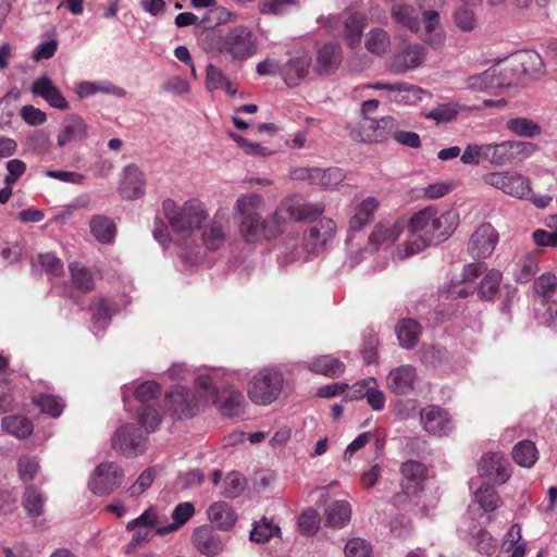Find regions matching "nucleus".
<instances>
[{
	"label": "nucleus",
	"instance_id": "7ed1b4c3",
	"mask_svg": "<svg viewBox=\"0 0 557 557\" xmlns=\"http://www.w3.org/2000/svg\"><path fill=\"white\" fill-rule=\"evenodd\" d=\"M336 224L329 218H322L311 225L304 236V246L299 248L297 243L286 245L278 255L281 263H288L302 258L306 252L308 256L319 253L326 244L334 237Z\"/></svg>",
	"mask_w": 557,
	"mask_h": 557
},
{
	"label": "nucleus",
	"instance_id": "680f3d73",
	"mask_svg": "<svg viewBox=\"0 0 557 557\" xmlns=\"http://www.w3.org/2000/svg\"><path fill=\"white\" fill-rule=\"evenodd\" d=\"M432 243L429 239H425L422 236L413 235L412 238L408 239L403 248H398L396 251V257L398 259H405L417 255L424 250L426 247L431 246Z\"/></svg>",
	"mask_w": 557,
	"mask_h": 557
},
{
	"label": "nucleus",
	"instance_id": "2eb2a0df",
	"mask_svg": "<svg viewBox=\"0 0 557 557\" xmlns=\"http://www.w3.org/2000/svg\"><path fill=\"white\" fill-rule=\"evenodd\" d=\"M367 87L376 90H386L388 91L389 101L405 106L416 104L422 101L423 96L426 95V91L420 88L419 86L404 82L395 84H368Z\"/></svg>",
	"mask_w": 557,
	"mask_h": 557
},
{
	"label": "nucleus",
	"instance_id": "338daca9",
	"mask_svg": "<svg viewBox=\"0 0 557 557\" xmlns=\"http://www.w3.org/2000/svg\"><path fill=\"white\" fill-rule=\"evenodd\" d=\"M154 470L148 468L144 470L132 486L128 487L127 494L129 497H138L145 493L153 483Z\"/></svg>",
	"mask_w": 557,
	"mask_h": 557
},
{
	"label": "nucleus",
	"instance_id": "09e8293b",
	"mask_svg": "<svg viewBox=\"0 0 557 557\" xmlns=\"http://www.w3.org/2000/svg\"><path fill=\"white\" fill-rule=\"evenodd\" d=\"M506 127L512 134L527 138L536 137L542 133V127L533 120L527 117L509 119Z\"/></svg>",
	"mask_w": 557,
	"mask_h": 557
},
{
	"label": "nucleus",
	"instance_id": "c03bdc74",
	"mask_svg": "<svg viewBox=\"0 0 557 557\" xmlns=\"http://www.w3.org/2000/svg\"><path fill=\"white\" fill-rule=\"evenodd\" d=\"M263 205V198L255 193L242 195L235 202L234 210L239 220L260 215L257 211Z\"/></svg>",
	"mask_w": 557,
	"mask_h": 557
},
{
	"label": "nucleus",
	"instance_id": "f8f14e48",
	"mask_svg": "<svg viewBox=\"0 0 557 557\" xmlns=\"http://www.w3.org/2000/svg\"><path fill=\"white\" fill-rule=\"evenodd\" d=\"M324 212L322 203L306 202L300 196L294 195L284 199L273 213L280 214L281 228L286 224L287 213L295 221L312 220Z\"/></svg>",
	"mask_w": 557,
	"mask_h": 557
},
{
	"label": "nucleus",
	"instance_id": "9d476101",
	"mask_svg": "<svg viewBox=\"0 0 557 557\" xmlns=\"http://www.w3.org/2000/svg\"><path fill=\"white\" fill-rule=\"evenodd\" d=\"M124 475V470L117 463L101 462L91 472L88 487L97 496H107L121 486Z\"/></svg>",
	"mask_w": 557,
	"mask_h": 557
},
{
	"label": "nucleus",
	"instance_id": "ddd939ff",
	"mask_svg": "<svg viewBox=\"0 0 557 557\" xmlns=\"http://www.w3.org/2000/svg\"><path fill=\"white\" fill-rule=\"evenodd\" d=\"M483 182L516 198H524L531 191L529 180L516 172L487 173L483 175Z\"/></svg>",
	"mask_w": 557,
	"mask_h": 557
},
{
	"label": "nucleus",
	"instance_id": "ea45409f",
	"mask_svg": "<svg viewBox=\"0 0 557 557\" xmlns=\"http://www.w3.org/2000/svg\"><path fill=\"white\" fill-rule=\"evenodd\" d=\"M502 278L500 271L495 269L487 271L479 286H476L479 298L484 301L494 300L499 290Z\"/></svg>",
	"mask_w": 557,
	"mask_h": 557
},
{
	"label": "nucleus",
	"instance_id": "aec40b11",
	"mask_svg": "<svg viewBox=\"0 0 557 557\" xmlns=\"http://www.w3.org/2000/svg\"><path fill=\"white\" fill-rule=\"evenodd\" d=\"M418 374L411 364H403L389 371L386 386L397 395H407L414 388Z\"/></svg>",
	"mask_w": 557,
	"mask_h": 557
},
{
	"label": "nucleus",
	"instance_id": "f704fd0d",
	"mask_svg": "<svg viewBox=\"0 0 557 557\" xmlns=\"http://www.w3.org/2000/svg\"><path fill=\"white\" fill-rule=\"evenodd\" d=\"M366 388L364 393L356 394L351 396V399L367 398L369 406L380 411L385 406V396L382 391L376 389V381L373 377H369L357 382V387Z\"/></svg>",
	"mask_w": 557,
	"mask_h": 557
},
{
	"label": "nucleus",
	"instance_id": "13d9d810",
	"mask_svg": "<svg viewBox=\"0 0 557 557\" xmlns=\"http://www.w3.org/2000/svg\"><path fill=\"white\" fill-rule=\"evenodd\" d=\"M280 528L274 525L272 521L263 518L261 521L257 522L251 532L250 540L258 543L268 542L271 537L278 535Z\"/></svg>",
	"mask_w": 557,
	"mask_h": 557
},
{
	"label": "nucleus",
	"instance_id": "79ce46f5",
	"mask_svg": "<svg viewBox=\"0 0 557 557\" xmlns=\"http://www.w3.org/2000/svg\"><path fill=\"white\" fill-rule=\"evenodd\" d=\"M366 49L375 55L385 54L391 47V36L383 28H373L366 36Z\"/></svg>",
	"mask_w": 557,
	"mask_h": 557
},
{
	"label": "nucleus",
	"instance_id": "cd10ccee",
	"mask_svg": "<svg viewBox=\"0 0 557 557\" xmlns=\"http://www.w3.org/2000/svg\"><path fill=\"white\" fill-rule=\"evenodd\" d=\"M193 543L201 554L207 556L219 554L223 547L220 537L208 525H201L195 529Z\"/></svg>",
	"mask_w": 557,
	"mask_h": 557
},
{
	"label": "nucleus",
	"instance_id": "20e7f679",
	"mask_svg": "<svg viewBox=\"0 0 557 557\" xmlns=\"http://www.w3.org/2000/svg\"><path fill=\"white\" fill-rule=\"evenodd\" d=\"M162 209L173 232L183 236H189L199 230L208 218L203 205L196 199H190L181 207L174 200L166 199Z\"/></svg>",
	"mask_w": 557,
	"mask_h": 557
},
{
	"label": "nucleus",
	"instance_id": "5701e85b",
	"mask_svg": "<svg viewBox=\"0 0 557 557\" xmlns=\"http://www.w3.org/2000/svg\"><path fill=\"white\" fill-rule=\"evenodd\" d=\"M87 137L88 126L85 120L77 114H71L64 119L57 136V143L60 148H63L71 141L85 140Z\"/></svg>",
	"mask_w": 557,
	"mask_h": 557
},
{
	"label": "nucleus",
	"instance_id": "a18cd8bd",
	"mask_svg": "<svg viewBox=\"0 0 557 557\" xmlns=\"http://www.w3.org/2000/svg\"><path fill=\"white\" fill-rule=\"evenodd\" d=\"M345 172L339 168H314L313 185L325 189H332L338 186L345 180Z\"/></svg>",
	"mask_w": 557,
	"mask_h": 557
},
{
	"label": "nucleus",
	"instance_id": "a878e982",
	"mask_svg": "<svg viewBox=\"0 0 557 557\" xmlns=\"http://www.w3.org/2000/svg\"><path fill=\"white\" fill-rule=\"evenodd\" d=\"M424 33L422 40L434 49H440L445 42V33L440 26V14L435 10H424L422 13Z\"/></svg>",
	"mask_w": 557,
	"mask_h": 557
},
{
	"label": "nucleus",
	"instance_id": "4468645a",
	"mask_svg": "<svg viewBox=\"0 0 557 557\" xmlns=\"http://www.w3.org/2000/svg\"><path fill=\"white\" fill-rule=\"evenodd\" d=\"M404 232V226L397 221L377 222L369 234L367 250H386L392 247Z\"/></svg>",
	"mask_w": 557,
	"mask_h": 557
},
{
	"label": "nucleus",
	"instance_id": "0e129e2a",
	"mask_svg": "<svg viewBox=\"0 0 557 557\" xmlns=\"http://www.w3.org/2000/svg\"><path fill=\"white\" fill-rule=\"evenodd\" d=\"M160 386L154 381H146L141 383L135 391L136 399L141 403L140 412L145 407H148V401L157 398L160 395ZM149 408H151L149 406Z\"/></svg>",
	"mask_w": 557,
	"mask_h": 557
},
{
	"label": "nucleus",
	"instance_id": "f257e3e1",
	"mask_svg": "<svg viewBox=\"0 0 557 557\" xmlns=\"http://www.w3.org/2000/svg\"><path fill=\"white\" fill-rule=\"evenodd\" d=\"M459 224V214L450 209L443 213L434 206H429L414 213L409 221V230L413 235L429 239L432 244L447 239Z\"/></svg>",
	"mask_w": 557,
	"mask_h": 557
},
{
	"label": "nucleus",
	"instance_id": "f3484780",
	"mask_svg": "<svg viewBox=\"0 0 557 557\" xmlns=\"http://www.w3.org/2000/svg\"><path fill=\"white\" fill-rule=\"evenodd\" d=\"M420 421L423 430L432 435H448L454 429L448 411L435 405H429L421 410Z\"/></svg>",
	"mask_w": 557,
	"mask_h": 557
},
{
	"label": "nucleus",
	"instance_id": "423d86ee",
	"mask_svg": "<svg viewBox=\"0 0 557 557\" xmlns=\"http://www.w3.org/2000/svg\"><path fill=\"white\" fill-rule=\"evenodd\" d=\"M195 386L199 398L203 401L211 400L224 417H237L243 412L245 398L240 391L230 387L220 392L213 377L208 374L199 375Z\"/></svg>",
	"mask_w": 557,
	"mask_h": 557
},
{
	"label": "nucleus",
	"instance_id": "e433bc0d",
	"mask_svg": "<svg viewBox=\"0 0 557 557\" xmlns=\"http://www.w3.org/2000/svg\"><path fill=\"white\" fill-rule=\"evenodd\" d=\"M194 512L195 507L191 503L184 502L178 504L172 511L173 522L171 524L157 528V534L163 536L176 531L194 516Z\"/></svg>",
	"mask_w": 557,
	"mask_h": 557
},
{
	"label": "nucleus",
	"instance_id": "58836bf2",
	"mask_svg": "<svg viewBox=\"0 0 557 557\" xmlns=\"http://www.w3.org/2000/svg\"><path fill=\"white\" fill-rule=\"evenodd\" d=\"M351 516V507L347 500H335L325 509L326 523L335 528H343Z\"/></svg>",
	"mask_w": 557,
	"mask_h": 557
},
{
	"label": "nucleus",
	"instance_id": "1a4fd4ad",
	"mask_svg": "<svg viewBox=\"0 0 557 557\" xmlns=\"http://www.w3.org/2000/svg\"><path fill=\"white\" fill-rule=\"evenodd\" d=\"M399 122L393 116H383L381 119L366 117L364 123L350 132L355 141L360 143H384L389 137H394L396 128H399Z\"/></svg>",
	"mask_w": 557,
	"mask_h": 557
},
{
	"label": "nucleus",
	"instance_id": "9b49d317",
	"mask_svg": "<svg viewBox=\"0 0 557 557\" xmlns=\"http://www.w3.org/2000/svg\"><path fill=\"white\" fill-rule=\"evenodd\" d=\"M221 50L233 60H247L257 51L256 38L248 27L236 26L223 37Z\"/></svg>",
	"mask_w": 557,
	"mask_h": 557
},
{
	"label": "nucleus",
	"instance_id": "4d7b16f0",
	"mask_svg": "<svg viewBox=\"0 0 557 557\" xmlns=\"http://www.w3.org/2000/svg\"><path fill=\"white\" fill-rule=\"evenodd\" d=\"M246 487V479L236 471L226 474L223 481L222 495L226 498L238 497Z\"/></svg>",
	"mask_w": 557,
	"mask_h": 557
},
{
	"label": "nucleus",
	"instance_id": "4be33fe9",
	"mask_svg": "<svg viewBox=\"0 0 557 557\" xmlns=\"http://www.w3.org/2000/svg\"><path fill=\"white\" fill-rule=\"evenodd\" d=\"M310 66L311 57L304 52L282 66L281 76L288 87H296L307 77Z\"/></svg>",
	"mask_w": 557,
	"mask_h": 557
},
{
	"label": "nucleus",
	"instance_id": "473e14b6",
	"mask_svg": "<svg viewBox=\"0 0 557 557\" xmlns=\"http://www.w3.org/2000/svg\"><path fill=\"white\" fill-rule=\"evenodd\" d=\"M310 371L329 377H336L344 373L345 364L337 358L325 355L305 363Z\"/></svg>",
	"mask_w": 557,
	"mask_h": 557
},
{
	"label": "nucleus",
	"instance_id": "6ab92c4d",
	"mask_svg": "<svg viewBox=\"0 0 557 557\" xmlns=\"http://www.w3.org/2000/svg\"><path fill=\"white\" fill-rule=\"evenodd\" d=\"M144 173L135 165L128 164L123 169L119 194L127 200L138 199L145 194Z\"/></svg>",
	"mask_w": 557,
	"mask_h": 557
},
{
	"label": "nucleus",
	"instance_id": "a211bd4d",
	"mask_svg": "<svg viewBox=\"0 0 557 557\" xmlns=\"http://www.w3.org/2000/svg\"><path fill=\"white\" fill-rule=\"evenodd\" d=\"M478 471L481 476H486L496 484H504L511 475L510 466L500 453H488L481 458Z\"/></svg>",
	"mask_w": 557,
	"mask_h": 557
},
{
	"label": "nucleus",
	"instance_id": "4c0bfd02",
	"mask_svg": "<svg viewBox=\"0 0 557 557\" xmlns=\"http://www.w3.org/2000/svg\"><path fill=\"white\" fill-rule=\"evenodd\" d=\"M396 333L400 346L406 349H411L419 341L421 329L416 320L404 319L399 322Z\"/></svg>",
	"mask_w": 557,
	"mask_h": 557
},
{
	"label": "nucleus",
	"instance_id": "c85d7f7f",
	"mask_svg": "<svg viewBox=\"0 0 557 557\" xmlns=\"http://www.w3.org/2000/svg\"><path fill=\"white\" fill-rule=\"evenodd\" d=\"M47 497L34 484H27L24 487L21 504L27 516L32 519L39 518L45 512Z\"/></svg>",
	"mask_w": 557,
	"mask_h": 557
},
{
	"label": "nucleus",
	"instance_id": "6e6552de",
	"mask_svg": "<svg viewBox=\"0 0 557 557\" xmlns=\"http://www.w3.org/2000/svg\"><path fill=\"white\" fill-rule=\"evenodd\" d=\"M282 233L278 213H272L269 218L263 220L260 215L239 220V234L247 244L271 240Z\"/></svg>",
	"mask_w": 557,
	"mask_h": 557
},
{
	"label": "nucleus",
	"instance_id": "0eeeda50",
	"mask_svg": "<svg viewBox=\"0 0 557 557\" xmlns=\"http://www.w3.org/2000/svg\"><path fill=\"white\" fill-rule=\"evenodd\" d=\"M536 150V146L528 141L506 140L499 144H485V161L503 166L521 162Z\"/></svg>",
	"mask_w": 557,
	"mask_h": 557
},
{
	"label": "nucleus",
	"instance_id": "f03ea898",
	"mask_svg": "<svg viewBox=\"0 0 557 557\" xmlns=\"http://www.w3.org/2000/svg\"><path fill=\"white\" fill-rule=\"evenodd\" d=\"M144 431L134 424H125L112 435V447L126 456H137L146 449L147 435L161 422V416L154 408L145 407L138 414Z\"/></svg>",
	"mask_w": 557,
	"mask_h": 557
},
{
	"label": "nucleus",
	"instance_id": "69168bd1",
	"mask_svg": "<svg viewBox=\"0 0 557 557\" xmlns=\"http://www.w3.org/2000/svg\"><path fill=\"white\" fill-rule=\"evenodd\" d=\"M111 319V310L109 304L104 299H99L92 307V323L95 327L104 330Z\"/></svg>",
	"mask_w": 557,
	"mask_h": 557
},
{
	"label": "nucleus",
	"instance_id": "c9c22d12",
	"mask_svg": "<svg viewBox=\"0 0 557 557\" xmlns=\"http://www.w3.org/2000/svg\"><path fill=\"white\" fill-rule=\"evenodd\" d=\"M76 94L79 98H87L98 92L114 95L117 97H125L126 91L123 88L115 86L112 83L98 84L95 82L84 81L79 82L76 86Z\"/></svg>",
	"mask_w": 557,
	"mask_h": 557
},
{
	"label": "nucleus",
	"instance_id": "603ef678",
	"mask_svg": "<svg viewBox=\"0 0 557 557\" xmlns=\"http://www.w3.org/2000/svg\"><path fill=\"white\" fill-rule=\"evenodd\" d=\"M16 470L18 479L25 485L32 484L40 470L39 460L35 456L23 455L17 459Z\"/></svg>",
	"mask_w": 557,
	"mask_h": 557
},
{
	"label": "nucleus",
	"instance_id": "dca6fc26",
	"mask_svg": "<svg viewBox=\"0 0 557 557\" xmlns=\"http://www.w3.org/2000/svg\"><path fill=\"white\" fill-rule=\"evenodd\" d=\"M498 239V233L494 226L483 223L471 235L468 251L473 258H488L494 252Z\"/></svg>",
	"mask_w": 557,
	"mask_h": 557
},
{
	"label": "nucleus",
	"instance_id": "774afa93",
	"mask_svg": "<svg viewBox=\"0 0 557 557\" xmlns=\"http://www.w3.org/2000/svg\"><path fill=\"white\" fill-rule=\"evenodd\" d=\"M454 22L462 32H471L476 26V20L472 10L466 5H461L454 13Z\"/></svg>",
	"mask_w": 557,
	"mask_h": 557
},
{
	"label": "nucleus",
	"instance_id": "3c124183",
	"mask_svg": "<svg viewBox=\"0 0 557 557\" xmlns=\"http://www.w3.org/2000/svg\"><path fill=\"white\" fill-rule=\"evenodd\" d=\"M557 288V276L546 272L534 280L532 289L535 296L541 297L543 304L547 305Z\"/></svg>",
	"mask_w": 557,
	"mask_h": 557
},
{
	"label": "nucleus",
	"instance_id": "bf43d9fd",
	"mask_svg": "<svg viewBox=\"0 0 557 557\" xmlns=\"http://www.w3.org/2000/svg\"><path fill=\"white\" fill-rule=\"evenodd\" d=\"M35 404L40 410L49 416L57 418L64 409V403L60 397L54 395L45 394L36 398Z\"/></svg>",
	"mask_w": 557,
	"mask_h": 557
},
{
	"label": "nucleus",
	"instance_id": "c756f323",
	"mask_svg": "<svg viewBox=\"0 0 557 557\" xmlns=\"http://www.w3.org/2000/svg\"><path fill=\"white\" fill-rule=\"evenodd\" d=\"M209 521L220 530H230L237 521L233 508L225 502H215L207 510Z\"/></svg>",
	"mask_w": 557,
	"mask_h": 557
},
{
	"label": "nucleus",
	"instance_id": "de8ad7c7",
	"mask_svg": "<svg viewBox=\"0 0 557 557\" xmlns=\"http://www.w3.org/2000/svg\"><path fill=\"white\" fill-rule=\"evenodd\" d=\"M512 458L519 466L531 468L539 458V451L533 442L524 440L513 447Z\"/></svg>",
	"mask_w": 557,
	"mask_h": 557
},
{
	"label": "nucleus",
	"instance_id": "864d4df0",
	"mask_svg": "<svg viewBox=\"0 0 557 557\" xmlns=\"http://www.w3.org/2000/svg\"><path fill=\"white\" fill-rule=\"evenodd\" d=\"M90 230L92 235L103 244L110 243L115 234V225L113 221L101 215L95 216L90 221Z\"/></svg>",
	"mask_w": 557,
	"mask_h": 557
},
{
	"label": "nucleus",
	"instance_id": "49530a36",
	"mask_svg": "<svg viewBox=\"0 0 557 557\" xmlns=\"http://www.w3.org/2000/svg\"><path fill=\"white\" fill-rule=\"evenodd\" d=\"M1 426L17 438H26L33 433L32 422L23 416L5 417L1 420Z\"/></svg>",
	"mask_w": 557,
	"mask_h": 557
},
{
	"label": "nucleus",
	"instance_id": "6e6d98bb",
	"mask_svg": "<svg viewBox=\"0 0 557 557\" xmlns=\"http://www.w3.org/2000/svg\"><path fill=\"white\" fill-rule=\"evenodd\" d=\"M460 110L461 106L456 102L441 103L425 113V117L436 123H447L456 119Z\"/></svg>",
	"mask_w": 557,
	"mask_h": 557
},
{
	"label": "nucleus",
	"instance_id": "412c9836",
	"mask_svg": "<svg viewBox=\"0 0 557 557\" xmlns=\"http://www.w3.org/2000/svg\"><path fill=\"white\" fill-rule=\"evenodd\" d=\"M166 404L175 414L190 418L195 414L198 400L186 387L177 385L166 394Z\"/></svg>",
	"mask_w": 557,
	"mask_h": 557
},
{
	"label": "nucleus",
	"instance_id": "72a5a7b5",
	"mask_svg": "<svg viewBox=\"0 0 557 557\" xmlns=\"http://www.w3.org/2000/svg\"><path fill=\"white\" fill-rule=\"evenodd\" d=\"M379 208V201L374 197H368L362 200L355 209V213L349 221V227L352 231L362 230L373 218Z\"/></svg>",
	"mask_w": 557,
	"mask_h": 557
},
{
	"label": "nucleus",
	"instance_id": "7c9ffc66",
	"mask_svg": "<svg viewBox=\"0 0 557 557\" xmlns=\"http://www.w3.org/2000/svg\"><path fill=\"white\" fill-rule=\"evenodd\" d=\"M341 61V47L337 44L324 45L318 51L315 70L320 75L331 74L335 71Z\"/></svg>",
	"mask_w": 557,
	"mask_h": 557
},
{
	"label": "nucleus",
	"instance_id": "8fccbe9b",
	"mask_svg": "<svg viewBox=\"0 0 557 557\" xmlns=\"http://www.w3.org/2000/svg\"><path fill=\"white\" fill-rule=\"evenodd\" d=\"M537 271L539 260L536 256L527 253L517 261L513 275L517 282L528 283L534 278Z\"/></svg>",
	"mask_w": 557,
	"mask_h": 557
},
{
	"label": "nucleus",
	"instance_id": "a19ab883",
	"mask_svg": "<svg viewBox=\"0 0 557 557\" xmlns=\"http://www.w3.org/2000/svg\"><path fill=\"white\" fill-rule=\"evenodd\" d=\"M367 18L360 13H350L344 22V36L350 47H355L361 40Z\"/></svg>",
	"mask_w": 557,
	"mask_h": 557
},
{
	"label": "nucleus",
	"instance_id": "b1692460",
	"mask_svg": "<svg viewBox=\"0 0 557 557\" xmlns=\"http://www.w3.org/2000/svg\"><path fill=\"white\" fill-rule=\"evenodd\" d=\"M424 57L425 50L421 45H408L395 55L392 63V69L397 74L406 73L407 71L421 65Z\"/></svg>",
	"mask_w": 557,
	"mask_h": 557
},
{
	"label": "nucleus",
	"instance_id": "5fc2aeb1",
	"mask_svg": "<svg viewBox=\"0 0 557 557\" xmlns=\"http://www.w3.org/2000/svg\"><path fill=\"white\" fill-rule=\"evenodd\" d=\"M474 497L480 507L486 512L494 511L503 504L500 497L491 485L480 486L475 492Z\"/></svg>",
	"mask_w": 557,
	"mask_h": 557
},
{
	"label": "nucleus",
	"instance_id": "37998d69",
	"mask_svg": "<svg viewBox=\"0 0 557 557\" xmlns=\"http://www.w3.org/2000/svg\"><path fill=\"white\" fill-rule=\"evenodd\" d=\"M394 22L403 25L411 32L420 30L419 16L413 7L408 4H395L391 11Z\"/></svg>",
	"mask_w": 557,
	"mask_h": 557
},
{
	"label": "nucleus",
	"instance_id": "052dcab7",
	"mask_svg": "<svg viewBox=\"0 0 557 557\" xmlns=\"http://www.w3.org/2000/svg\"><path fill=\"white\" fill-rule=\"evenodd\" d=\"M73 284L81 290L88 292L94 288V280L89 271L78 264L73 263L70 265Z\"/></svg>",
	"mask_w": 557,
	"mask_h": 557
},
{
	"label": "nucleus",
	"instance_id": "393cba45",
	"mask_svg": "<svg viewBox=\"0 0 557 557\" xmlns=\"http://www.w3.org/2000/svg\"><path fill=\"white\" fill-rule=\"evenodd\" d=\"M30 91L42 97L51 107L65 110L69 108V102L63 97L59 88L47 76L38 77L34 81Z\"/></svg>",
	"mask_w": 557,
	"mask_h": 557
},
{
	"label": "nucleus",
	"instance_id": "39448f33",
	"mask_svg": "<svg viewBox=\"0 0 557 557\" xmlns=\"http://www.w3.org/2000/svg\"><path fill=\"white\" fill-rule=\"evenodd\" d=\"M284 374L276 366H267L252 374L247 384V396L257 406H269L284 391Z\"/></svg>",
	"mask_w": 557,
	"mask_h": 557
},
{
	"label": "nucleus",
	"instance_id": "bb28decb",
	"mask_svg": "<svg viewBox=\"0 0 557 557\" xmlns=\"http://www.w3.org/2000/svg\"><path fill=\"white\" fill-rule=\"evenodd\" d=\"M227 228V218L224 214L216 213L211 224L202 233L206 247L209 250L220 249L225 243Z\"/></svg>",
	"mask_w": 557,
	"mask_h": 557
},
{
	"label": "nucleus",
	"instance_id": "e2e57ef3",
	"mask_svg": "<svg viewBox=\"0 0 557 557\" xmlns=\"http://www.w3.org/2000/svg\"><path fill=\"white\" fill-rule=\"evenodd\" d=\"M230 136L238 144V146L248 156L263 158V157H269L273 153V151L270 150L269 148H267L258 143H252L236 133H231Z\"/></svg>",
	"mask_w": 557,
	"mask_h": 557
},
{
	"label": "nucleus",
	"instance_id": "2f4dec72",
	"mask_svg": "<svg viewBox=\"0 0 557 557\" xmlns=\"http://www.w3.org/2000/svg\"><path fill=\"white\" fill-rule=\"evenodd\" d=\"M507 81L498 79L497 67H491L483 73L471 75L467 78V86L473 91L488 92L496 88H502V85L507 84Z\"/></svg>",
	"mask_w": 557,
	"mask_h": 557
}]
</instances>
